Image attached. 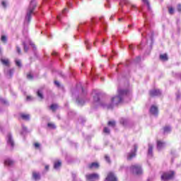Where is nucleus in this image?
Instances as JSON below:
<instances>
[{"label":"nucleus","instance_id":"a19ab883","mask_svg":"<svg viewBox=\"0 0 181 181\" xmlns=\"http://www.w3.org/2000/svg\"><path fill=\"white\" fill-rule=\"evenodd\" d=\"M177 11H178V12H181V5L180 4H179L177 6Z\"/></svg>","mask_w":181,"mask_h":181},{"label":"nucleus","instance_id":"aec40b11","mask_svg":"<svg viewBox=\"0 0 181 181\" xmlns=\"http://www.w3.org/2000/svg\"><path fill=\"white\" fill-rule=\"evenodd\" d=\"M160 60H162L163 62H166V61H168V54H160Z\"/></svg>","mask_w":181,"mask_h":181},{"label":"nucleus","instance_id":"a878e982","mask_svg":"<svg viewBox=\"0 0 181 181\" xmlns=\"http://www.w3.org/2000/svg\"><path fill=\"white\" fill-rule=\"evenodd\" d=\"M93 100H94V101H95V103L100 101V97L98 96V95L96 94V95L94 96Z\"/></svg>","mask_w":181,"mask_h":181},{"label":"nucleus","instance_id":"1a4fd4ad","mask_svg":"<svg viewBox=\"0 0 181 181\" xmlns=\"http://www.w3.org/2000/svg\"><path fill=\"white\" fill-rule=\"evenodd\" d=\"M105 181H117V177H115V175L112 173H110L107 175V177H106Z\"/></svg>","mask_w":181,"mask_h":181},{"label":"nucleus","instance_id":"09e8293b","mask_svg":"<svg viewBox=\"0 0 181 181\" xmlns=\"http://www.w3.org/2000/svg\"><path fill=\"white\" fill-rule=\"evenodd\" d=\"M66 11H67V8H64V9L63 10V12L64 13V12H66Z\"/></svg>","mask_w":181,"mask_h":181},{"label":"nucleus","instance_id":"c9c22d12","mask_svg":"<svg viewBox=\"0 0 181 181\" xmlns=\"http://www.w3.org/2000/svg\"><path fill=\"white\" fill-rule=\"evenodd\" d=\"M1 5H2V6L4 7V8H6V1H2L1 2Z\"/></svg>","mask_w":181,"mask_h":181},{"label":"nucleus","instance_id":"f03ea898","mask_svg":"<svg viewBox=\"0 0 181 181\" xmlns=\"http://www.w3.org/2000/svg\"><path fill=\"white\" fill-rule=\"evenodd\" d=\"M35 8H36V1L35 0H32L30 1V6L27 9V14L25 16V23H29L30 22L31 19V15L33 13V11H35Z\"/></svg>","mask_w":181,"mask_h":181},{"label":"nucleus","instance_id":"ddd939ff","mask_svg":"<svg viewBox=\"0 0 181 181\" xmlns=\"http://www.w3.org/2000/svg\"><path fill=\"white\" fill-rule=\"evenodd\" d=\"M153 145L149 144H148V156H153Z\"/></svg>","mask_w":181,"mask_h":181},{"label":"nucleus","instance_id":"412c9836","mask_svg":"<svg viewBox=\"0 0 181 181\" xmlns=\"http://www.w3.org/2000/svg\"><path fill=\"white\" fill-rule=\"evenodd\" d=\"M37 95L39 97L41 100H43V93L41 90H38L37 92Z\"/></svg>","mask_w":181,"mask_h":181},{"label":"nucleus","instance_id":"37998d69","mask_svg":"<svg viewBox=\"0 0 181 181\" xmlns=\"http://www.w3.org/2000/svg\"><path fill=\"white\" fill-rule=\"evenodd\" d=\"M32 100V96H27V100L30 101Z\"/></svg>","mask_w":181,"mask_h":181},{"label":"nucleus","instance_id":"58836bf2","mask_svg":"<svg viewBox=\"0 0 181 181\" xmlns=\"http://www.w3.org/2000/svg\"><path fill=\"white\" fill-rule=\"evenodd\" d=\"M126 122H127V120H125V119H122V120H121V123H122L123 125H126Z\"/></svg>","mask_w":181,"mask_h":181},{"label":"nucleus","instance_id":"ea45409f","mask_svg":"<svg viewBox=\"0 0 181 181\" xmlns=\"http://www.w3.org/2000/svg\"><path fill=\"white\" fill-rule=\"evenodd\" d=\"M34 146H35V148H39V146H40V144L39 143H35V144H34Z\"/></svg>","mask_w":181,"mask_h":181},{"label":"nucleus","instance_id":"e433bc0d","mask_svg":"<svg viewBox=\"0 0 181 181\" xmlns=\"http://www.w3.org/2000/svg\"><path fill=\"white\" fill-rule=\"evenodd\" d=\"M16 50H17V52L18 53V54H21V48L19 47H16Z\"/></svg>","mask_w":181,"mask_h":181},{"label":"nucleus","instance_id":"72a5a7b5","mask_svg":"<svg viewBox=\"0 0 181 181\" xmlns=\"http://www.w3.org/2000/svg\"><path fill=\"white\" fill-rule=\"evenodd\" d=\"M77 103L78 105H83V104H84V100H77Z\"/></svg>","mask_w":181,"mask_h":181},{"label":"nucleus","instance_id":"a18cd8bd","mask_svg":"<svg viewBox=\"0 0 181 181\" xmlns=\"http://www.w3.org/2000/svg\"><path fill=\"white\" fill-rule=\"evenodd\" d=\"M23 131H26V127H25V126H23Z\"/></svg>","mask_w":181,"mask_h":181},{"label":"nucleus","instance_id":"4468645a","mask_svg":"<svg viewBox=\"0 0 181 181\" xmlns=\"http://www.w3.org/2000/svg\"><path fill=\"white\" fill-rule=\"evenodd\" d=\"M99 167L98 163H92L88 165L89 169H98Z\"/></svg>","mask_w":181,"mask_h":181},{"label":"nucleus","instance_id":"0eeeda50","mask_svg":"<svg viewBox=\"0 0 181 181\" xmlns=\"http://www.w3.org/2000/svg\"><path fill=\"white\" fill-rule=\"evenodd\" d=\"M151 97H158L162 94L159 89H153L149 92Z\"/></svg>","mask_w":181,"mask_h":181},{"label":"nucleus","instance_id":"39448f33","mask_svg":"<svg viewBox=\"0 0 181 181\" xmlns=\"http://www.w3.org/2000/svg\"><path fill=\"white\" fill-rule=\"evenodd\" d=\"M130 169L132 172L136 173V175H141V173H142V168L139 165H132Z\"/></svg>","mask_w":181,"mask_h":181},{"label":"nucleus","instance_id":"79ce46f5","mask_svg":"<svg viewBox=\"0 0 181 181\" xmlns=\"http://www.w3.org/2000/svg\"><path fill=\"white\" fill-rule=\"evenodd\" d=\"M143 2H144L148 5V6H149V3L148 2V0H143Z\"/></svg>","mask_w":181,"mask_h":181},{"label":"nucleus","instance_id":"f3484780","mask_svg":"<svg viewBox=\"0 0 181 181\" xmlns=\"http://www.w3.org/2000/svg\"><path fill=\"white\" fill-rule=\"evenodd\" d=\"M21 117L23 119H24L25 121H29L30 116L29 115L25 114V113H22L21 115Z\"/></svg>","mask_w":181,"mask_h":181},{"label":"nucleus","instance_id":"49530a36","mask_svg":"<svg viewBox=\"0 0 181 181\" xmlns=\"http://www.w3.org/2000/svg\"><path fill=\"white\" fill-rule=\"evenodd\" d=\"M56 54H57V52H53V53H52V55H53V56H56Z\"/></svg>","mask_w":181,"mask_h":181},{"label":"nucleus","instance_id":"f257e3e1","mask_svg":"<svg viewBox=\"0 0 181 181\" xmlns=\"http://www.w3.org/2000/svg\"><path fill=\"white\" fill-rule=\"evenodd\" d=\"M118 95H116L111 98V104H101L102 107H107L108 110L113 108L115 105L121 104L124 101V98L128 95V90L124 89H118Z\"/></svg>","mask_w":181,"mask_h":181},{"label":"nucleus","instance_id":"473e14b6","mask_svg":"<svg viewBox=\"0 0 181 181\" xmlns=\"http://www.w3.org/2000/svg\"><path fill=\"white\" fill-rule=\"evenodd\" d=\"M23 46H24V52H28V50H29V48L28 47V46H26V44H25V42L23 43Z\"/></svg>","mask_w":181,"mask_h":181},{"label":"nucleus","instance_id":"20e7f679","mask_svg":"<svg viewBox=\"0 0 181 181\" xmlns=\"http://www.w3.org/2000/svg\"><path fill=\"white\" fill-rule=\"evenodd\" d=\"M138 150V146L135 144L134 146L133 150H132L129 153L127 154V160H131L133 158H135L136 156V151Z\"/></svg>","mask_w":181,"mask_h":181},{"label":"nucleus","instance_id":"7ed1b4c3","mask_svg":"<svg viewBox=\"0 0 181 181\" xmlns=\"http://www.w3.org/2000/svg\"><path fill=\"white\" fill-rule=\"evenodd\" d=\"M174 175H175V172H173V171H169L167 173H164L161 175V180H163V181L170 180L171 179H173Z\"/></svg>","mask_w":181,"mask_h":181},{"label":"nucleus","instance_id":"864d4df0","mask_svg":"<svg viewBox=\"0 0 181 181\" xmlns=\"http://www.w3.org/2000/svg\"><path fill=\"white\" fill-rule=\"evenodd\" d=\"M119 21H122V18H119Z\"/></svg>","mask_w":181,"mask_h":181},{"label":"nucleus","instance_id":"603ef678","mask_svg":"<svg viewBox=\"0 0 181 181\" xmlns=\"http://www.w3.org/2000/svg\"><path fill=\"white\" fill-rule=\"evenodd\" d=\"M57 19H58V21H60V18L59 17H57Z\"/></svg>","mask_w":181,"mask_h":181},{"label":"nucleus","instance_id":"b1692460","mask_svg":"<svg viewBox=\"0 0 181 181\" xmlns=\"http://www.w3.org/2000/svg\"><path fill=\"white\" fill-rule=\"evenodd\" d=\"M16 64L18 67H22V62H21V60L19 59L16 60Z\"/></svg>","mask_w":181,"mask_h":181},{"label":"nucleus","instance_id":"2eb2a0df","mask_svg":"<svg viewBox=\"0 0 181 181\" xmlns=\"http://www.w3.org/2000/svg\"><path fill=\"white\" fill-rule=\"evenodd\" d=\"M33 177L34 180H40V174H39V173L33 172Z\"/></svg>","mask_w":181,"mask_h":181},{"label":"nucleus","instance_id":"2f4dec72","mask_svg":"<svg viewBox=\"0 0 181 181\" xmlns=\"http://www.w3.org/2000/svg\"><path fill=\"white\" fill-rule=\"evenodd\" d=\"M27 78H28V80H32L33 78V76L31 74H28Z\"/></svg>","mask_w":181,"mask_h":181},{"label":"nucleus","instance_id":"c85d7f7f","mask_svg":"<svg viewBox=\"0 0 181 181\" xmlns=\"http://www.w3.org/2000/svg\"><path fill=\"white\" fill-rule=\"evenodd\" d=\"M174 12H175V10H173V8L170 7V8H169V13H170V15H173Z\"/></svg>","mask_w":181,"mask_h":181},{"label":"nucleus","instance_id":"423d86ee","mask_svg":"<svg viewBox=\"0 0 181 181\" xmlns=\"http://www.w3.org/2000/svg\"><path fill=\"white\" fill-rule=\"evenodd\" d=\"M87 180H98L100 179V175L97 173L88 174L86 175Z\"/></svg>","mask_w":181,"mask_h":181},{"label":"nucleus","instance_id":"6e6d98bb","mask_svg":"<svg viewBox=\"0 0 181 181\" xmlns=\"http://www.w3.org/2000/svg\"><path fill=\"white\" fill-rule=\"evenodd\" d=\"M82 91H84L83 88H82Z\"/></svg>","mask_w":181,"mask_h":181},{"label":"nucleus","instance_id":"de8ad7c7","mask_svg":"<svg viewBox=\"0 0 181 181\" xmlns=\"http://www.w3.org/2000/svg\"><path fill=\"white\" fill-rule=\"evenodd\" d=\"M45 169L47 170L49 169V166L48 165H46L45 166Z\"/></svg>","mask_w":181,"mask_h":181},{"label":"nucleus","instance_id":"f8f14e48","mask_svg":"<svg viewBox=\"0 0 181 181\" xmlns=\"http://www.w3.org/2000/svg\"><path fill=\"white\" fill-rule=\"evenodd\" d=\"M150 112L153 115H158V107L153 105L150 109Z\"/></svg>","mask_w":181,"mask_h":181},{"label":"nucleus","instance_id":"a211bd4d","mask_svg":"<svg viewBox=\"0 0 181 181\" xmlns=\"http://www.w3.org/2000/svg\"><path fill=\"white\" fill-rule=\"evenodd\" d=\"M60 166H62V161L57 160V161L54 162V168L57 170V169H59L60 168Z\"/></svg>","mask_w":181,"mask_h":181},{"label":"nucleus","instance_id":"cd10ccee","mask_svg":"<svg viewBox=\"0 0 181 181\" xmlns=\"http://www.w3.org/2000/svg\"><path fill=\"white\" fill-rule=\"evenodd\" d=\"M105 159L106 162H107V163H111V160L110 159V157L107 155L105 156Z\"/></svg>","mask_w":181,"mask_h":181},{"label":"nucleus","instance_id":"5fc2aeb1","mask_svg":"<svg viewBox=\"0 0 181 181\" xmlns=\"http://www.w3.org/2000/svg\"><path fill=\"white\" fill-rule=\"evenodd\" d=\"M4 104H6V101H4Z\"/></svg>","mask_w":181,"mask_h":181},{"label":"nucleus","instance_id":"6e6552de","mask_svg":"<svg viewBox=\"0 0 181 181\" xmlns=\"http://www.w3.org/2000/svg\"><path fill=\"white\" fill-rule=\"evenodd\" d=\"M7 144L8 145H10L11 148H13V146H15V142H13V139H12V134H8L7 135Z\"/></svg>","mask_w":181,"mask_h":181},{"label":"nucleus","instance_id":"3c124183","mask_svg":"<svg viewBox=\"0 0 181 181\" xmlns=\"http://www.w3.org/2000/svg\"><path fill=\"white\" fill-rule=\"evenodd\" d=\"M132 8H135V5H132Z\"/></svg>","mask_w":181,"mask_h":181},{"label":"nucleus","instance_id":"4c0bfd02","mask_svg":"<svg viewBox=\"0 0 181 181\" xmlns=\"http://www.w3.org/2000/svg\"><path fill=\"white\" fill-rule=\"evenodd\" d=\"M54 84L56 85L57 87H60V83H59V81H55Z\"/></svg>","mask_w":181,"mask_h":181},{"label":"nucleus","instance_id":"4be33fe9","mask_svg":"<svg viewBox=\"0 0 181 181\" xmlns=\"http://www.w3.org/2000/svg\"><path fill=\"white\" fill-rule=\"evenodd\" d=\"M163 131H164V134H169V132H170L171 131L170 127H165L163 128Z\"/></svg>","mask_w":181,"mask_h":181},{"label":"nucleus","instance_id":"5701e85b","mask_svg":"<svg viewBox=\"0 0 181 181\" xmlns=\"http://www.w3.org/2000/svg\"><path fill=\"white\" fill-rule=\"evenodd\" d=\"M48 128H50L51 129H55L56 125L53 123H48L47 124Z\"/></svg>","mask_w":181,"mask_h":181},{"label":"nucleus","instance_id":"393cba45","mask_svg":"<svg viewBox=\"0 0 181 181\" xmlns=\"http://www.w3.org/2000/svg\"><path fill=\"white\" fill-rule=\"evenodd\" d=\"M50 110H52V111H56V110H57V105H52L50 106Z\"/></svg>","mask_w":181,"mask_h":181},{"label":"nucleus","instance_id":"c03bdc74","mask_svg":"<svg viewBox=\"0 0 181 181\" xmlns=\"http://www.w3.org/2000/svg\"><path fill=\"white\" fill-rule=\"evenodd\" d=\"M86 45L87 49H90V48L88 47V42L87 41H86Z\"/></svg>","mask_w":181,"mask_h":181},{"label":"nucleus","instance_id":"bb28decb","mask_svg":"<svg viewBox=\"0 0 181 181\" xmlns=\"http://www.w3.org/2000/svg\"><path fill=\"white\" fill-rule=\"evenodd\" d=\"M108 125H109L110 127H115V122H114V121H110V122H108Z\"/></svg>","mask_w":181,"mask_h":181},{"label":"nucleus","instance_id":"f704fd0d","mask_svg":"<svg viewBox=\"0 0 181 181\" xmlns=\"http://www.w3.org/2000/svg\"><path fill=\"white\" fill-rule=\"evenodd\" d=\"M1 42H6V36L5 35L1 36Z\"/></svg>","mask_w":181,"mask_h":181},{"label":"nucleus","instance_id":"9d476101","mask_svg":"<svg viewBox=\"0 0 181 181\" xmlns=\"http://www.w3.org/2000/svg\"><path fill=\"white\" fill-rule=\"evenodd\" d=\"M166 144L162 141H157V149L158 151H161L165 148Z\"/></svg>","mask_w":181,"mask_h":181},{"label":"nucleus","instance_id":"c756f323","mask_svg":"<svg viewBox=\"0 0 181 181\" xmlns=\"http://www.w3.org/2000/svg\"><path fill=\"white\" fill-rule=\"evenodd\" d=\"M103 132H105V134H110V129H108L107 127H105L103 129Z\"/></svg>","mask_w":181,"mask_h":181},{"label":"nucleus","instance_id":"7c9ffc66","mask_svg":"<svg viewBox=\"0 0 181 181\" xmlns=\"http://www.w3.org/2000/svg\"><path fill=\"white\" fill-rule=\"evenodd\" d=\"M124 4H128V0H122L119 3V5H124Z\"/></svg>","mask_w":181,"mask_h":181},{"label":"nucleus","instance_id":"dca6fc26","mask_svg":"<svg viewBox=\"0 0 181 181\" xmlns=\"http://www.w3.org/2000/svg\"><path fill=\"white\" fill-rule=\"evenodd\" d=\"M5 74H6L8 78H11L12 75L13 74V69H10L8 71H5Z\"/></svg>","mask_w":181,"mask_h":181},{"label":"nucleus","instance_id":"8fccbe9b","mask_svg":"<svg viewBox=\"0 0 181 181\" xmlns=\"http://www.w3.org/2000/svg\"><path fill=\"white\" fill-rule=\"evenodd\" d=\"M129 49H132V45L129 46Z\"/></svg>","mask_w":181,"mask_h":181},{"label":"nucleus","instance_id":"9b49d317","mask_svg":"<svg viewBox=\"0 0 181 181\" xmlns=\"http://www.w3.org/2000/svg\"><path fill=\"white\" fill-rule=\"evenodd\" d=\"M0 61L1 64L4 66H6V67H9V64H11V62H9V59L7 58H1Z\"/></svg>","mask_w":181,"mask_h":181},{"label":"nucleus","instance_id":"6ab92c4d","mask_svg":"<svg viewBox=\"0 0 181 181\" xmlns=\"http://www.w3.org/2000/svg\"><path fill=\"white\" fill-rule=\"evenodd\" d=\"M4 164L6 165L7 166H12V165H13V161L11 159H6L4 161Z\"/></svg>","mask_w":181,"mask_h":181}]
</instances>
